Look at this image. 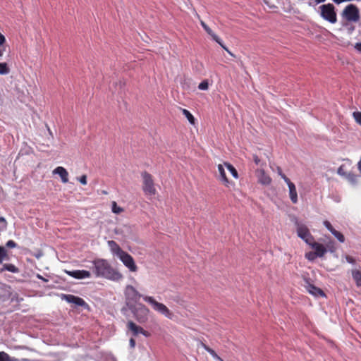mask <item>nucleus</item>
I'll return each mask as SVG.
<instances>
[{
	"label": "nucleus",
	"mask_w": 361,
	"mask_h": 361,
	"mask_svg": "<svg viewBox=\"0 0 361 361\" xmlns=\"http://www.w3.org/2000/svg\"><path fill=\"white\" fill-rule=\"evenodd\" d=\"M93 272L97 277H102L111 281H120L123 275L114 269L111 264L104 259H97L92 262Z\"/></svg>",
	"instance_id": "1"
},
{
	"label": "nucleus",
	"mask_w": 361,
	"mask_h": 361,
	"mask_svg": "<svg viewBox=\"0 0 361 361\" xmlns=\"http://www.w3.org/2000/svg\"><path fill=\"white\" fill-rule=\"evenodd\" d=\"M142 178V188L146 196H154L157 193L153 176L147 171L141 173Z\"/></svg>",
	"instance_id": "2"
},
{
	"label": "nucleus",
	"mask_w": 361,
	"mask_h": 361,
	"mask_svg": "<svg viewBox=\"0 0 361 361\" xmlns=\"http://www.w3.org/2000/svg\"><path fill=\"white\" fill-rule=\"evenodd\" d=\"M321 17L329 22L334 24L337 22V14L335 6L331 4H323L319 7Z\"/></svg>",
	"instance_id": "3"
},
{
	"label": "nucleus",
	"mask_w": 361,
	"mask_h": 361,
	"mask_svg": "<svg viewBox=\"0 0 361 361\" xmlns=\"http://www.w3.org/2000/svg\"><path fill=\"white\" fill-rule=\"evenodd\" d=\"M341 16L347 22L357 23L360 18V10L355 4L347 5L342 11Z\"/></svg>",
	"instance_id": "4"
},
{
	"label": "nucleus",
	"mask_w": 361,
	"mask_h": 361,
	"mask_svg": "<svg viewBox=\"0 0 361 361\" xmlns=\"http://www.w3.org/2000/svg\"><path fill=\"white\" fill-rule=\"evenodd\" d=\"M143 300L145 302L151 305L154 310L159 312L169 319L172 318L173 313L164 304L157 302L152 296L145 295L143 297Z\"/></svg>",
	"instance_id": "5"
},
{
	"label": "nucleus",
	"mask_w": 361,
	"mask_h": 361,
	"mask_svg": "<svg viewBox=\"0 0 361 361\" xmlns=\"http://www.w3.org/2000/svg\"><path fill=\"white\" fill-rule=\"evenodd\" d=\"M120 260L123 262L125 267H126L130 271L136 272L138 269L133 257L124 251L121 255L118 257Z\"/></svg>",
	"instance_id": "6"
},
{
	"label": "nucleus",
	"mask_w": 361,
	"mask_h": 361,
	"mask_svg": "<svg viewBox=\"0 0 361 361\" xmlns=\"http://www.w3.org/2000/svg\"><path fill=\"white\" fill-rule=\"evenodd\" d=\"M297 233L298 237L302 238L307 244H310L314 240L308 228L304 224H298Z\"/></svg>",
	"instance_id": "7"
},
{
	"label": "nucleus",
	"mask_w": 361,
	"mask_h": 361,
	"mask_svg": "<svg viewBox=\"0 0 361 361\" xmlns=\"http://www.w3.org/2000/svg\"><path fill=\"white\" fill-rule=\"evenodd\" d=\"M149 312V309L145 305H140L135 312V315L137 322L140 323L145 322L147 320V315Z\"/></svg>",
	"instance_id": "8"
},
{
	"label": "nucleus",
	"mask_w": 361,
	"mask_h": 361,
	"mask_svg": "<svg viewBox=\"0 0 361 361\" xmlns=\"http://www.w3.org/2000/svg\"><path fill=\"white\" fill-rule=\"evenodd\" d=\"M305 283L304 285V287L306 288V290L308 291L309 293L314 296H324L325 294L324 291L319 288L316 287L314 285L312 284L309 280L305 279Z\"/></svg>",
	"instance_id": "9"
},
{
	"label": "nucleus",
	"mask_w": 361,
	"mask_h": 361,
	"mask_svg": "<svg viewBox=\"0 0 361 361\" xmlns=\"http://www.w3.org/2000/svg\"><path fill=\"white\" fill-rule=\"evenodd\" d=\"M65 272L70 276L77 279H82L86 278H90L91 276V273L87 270H73L68 271L65 270Z\"/></svg>",
	"instance_id": "10"
},
{
	"label": "nucleus",
	"mask_w": 361,
	"mask_h": 361,
	"mask_svg": "<svg viewBox=\"0 0 361 361\" xmlns=\"http://www.w3.org/2000/svg\"><path fill=\"white\" fill-rule=\"evenodd\" d=\"M62 299L65 300L69 303L75 304L77 306L82 307L87 305L85 301L82 298L78 296H75L73 295L63 294Z\"/></svg>",
	"instance_id": "11"
},
{
	"label": "nucleus",
	"mask_w": 361,
	"mask_h": 361,
	"mask_svg": "<svg viewBox=\"0 0 361 361\" xmlns=\"http://www.w3.org/2000/svg\"><path fill=\"white\" fill-rule=\"evenodd\" d=\"M125 293L128 298L134 301H137L141 297H144L131 285L126 286Z\"/></svg>",
	"instance_id": "12"
},
{
	"label": "nucleus",
	"mask_w": 361,
	"mask_h": 361,
	"mask_svg": "<svg viewBox=\"0 0 361 361\" xmlns=\"http://www.w3.org/2000/svg\"><path fill=\"white\" fill-rule=\"evenodd\" d=\"M312 249L314 250V253L317 256V257H322L326 252V247L319 243L314 242L313 240L308 244Z\"/></svg>",
	"instance_id": "13"
},
{
	"label": "nucleus",
	"mask_w": 361,
	"mask_h": 361,
	"mask_svg": "<svg viewBox=\"0 0 361 361\" xmlns=\"http://www.w3.org/2000/svg\"><path fill=\"white\" fill-rule=\"evenodd\" d=\"M257 176L258 181L263 185H269L271 182V178L268 176L264 169H258L257 171Z\"/></svg>",
	"instance_id": "14"
},
{
	"label": "nucleus",
	"mask_w": 361,
	"mask_h": 361,
	"mask_svg": "<svg viewBox=\"0 0 361 361\" xmlns=\"http://www.w3.org/2000/svg\"><path fill=\"white\" fill-rule=\"evenodd\" d=\"M206 32L209 35L212 39L216 42L224 49H225L229 54H231V56H233V54L228 49V48L223 44L221 39L212 30V29L209 27V26H207L204 29Z\"/></svg>",
	"instance_id": "15"
},
{
	"label": "nucleus",
	"mask_w": 361,
	"mask_h": 361,
	"mask_svg": "<svg viewBox=\"0 0 361 361\" xmlns=\"http://www.w3.org/2000/svg\"><path fill=\"white\" fill-rule=\"evenodd\" d=\"M288 189H289V196L291 202L293 204H296L298 202V193L296 190V188L295 184L289 180V182H286Z\"/></svg>",
	"instance_id": "16"
},
{
	"label": "nucleus",
	"mask_w": 361,
	"mask_h": 361,
	"mask_svg": "<svg viewBox=\"0 0 361 361\" xmlns=\"http://www.w3.org/2000/svg\"><path fill=\"white\" fill-rule=\"evenodd\" d=\"M54 174H58L63 183L68 182V173L66 169L62 166H58L53 171Z\"/></svg>",
	"instance_id": "17"
},
{
	"label": "nucleus",
	"mask_w": 361,
	"mask_h": 361,
	"mask_svg": "<svg viewBox=\"0 0 361 361\" xmlns=\"http://www.w3.org/2000/svg\"><path fill=\"white\" fill-rule=\"evenodd\" d=\"M224 166V165H223V164L218 165V171L219 173V180L222 182V183L225 186L228 187L229 185L231 184V182L228 180V179L226 175V172H225Z\"/></svg>",
	"instance_id": "18"
},
{
	"label": "nucleus",
	"mask_w": 361,
	"mask_h": 361,
	"mask_svg": "<svg viewBox=\"0 0 361 361\" xmlns=\"http://www.w3.org/2000/svg\"><path fill=\"white\" fill-rule=\"evenodd\" d=\"M108 245L110 247L111 252L118 257L124 250H123L118 244L114 240H109Z\"/></svg>",
	"instance_id": "19"
},
{
	"label": "nucleus",
	"mask_w": 361,
	"mask_h": 361,
	"mask_svg": "<svg viewBox=\"0 0 361 361\" xmlns=\"http://www.w3.org/2000/svg\"><path fill=\"white\" fill-rule=\"evenodd\" d=\"M128 328L130 331H132L133 333V335L134 336H137L139 334L141 333V331H142L143 328L140 326H137V324H135L132 321H129L128 322Z\"/></svg>",
	"instance_id": "20"
},
{
	"label": "nucleus",
	"mask_w": 361,
	"mask_h": 361,
	"mask_svg": "<svg viewBox=\"0 0 361 361\" xmlns=\"http://www.w3.org/2000/svg\"><path fill=\"white\" fill-rule=\"evenodd\" d=\"M4 271H8L12 273H18L19 269L12 264H4L3 267L0 269V272H3Z\"/></svg>",
	"instance_id": "21"
},
{
	"label": "nucleus",
	"mask_w": 361,
	"mask_h": 361,
	"mask_svg": "<svg viewBox=\"0 0 361 361\" xmlns=\"http://www.w3.org/2000/svg\"><path fill=\"white\" fill-rule=\"evenodd\" d=\"M201 346L204 348L205 350H207L214 359H216L218 361H224L216 353L209 348L208 345L204 344V343L201 342L200 343Z\"/></svg>",
	"instance_id": "22"
},
{
	"label": "nucleus",
	"mask_w": 361,
	"mask_h": 361,
	"mask_svg": "<svg viewBox=\"0 0 361 361\" xmlns=\"http://www.w3.org/2000/svg\"><path fill=\"white\" fill-rule=\"evenodd\" d=\"M352 276L353 280L355 281L357 286H361V271L357 269L352 270Z\"/></svg>",
	"instance_id": "23"
},
{
	"label": "nucleus",
	"mask_w": 361,
	"mask_h": 361,
	"mask_svg": "<svg viewBox=\"0 0 361 361\" xmlns=\"http://www.w3.org/2000/svg\"><path fill=\"white\" fill-rule=\"evenodd\" d=\"M344 177L353 184L357 182L358 176L353 172H347Z\"/></svg>",
	"instance_id": "24"
},
{
	"label": "nucleus",
	"mask_w": 361,
	"mask_h": 361,
	"mask_svg": "<svg viewBox=\"0 0 361 361\" xmlns=\"http://www.w3.org/2000/svg\"><path fill=\"white\" fill-rule=\"evenodd\" d=\"M224 165L227 168V169L231 172L235 178H238V171L233 165L228 162H224Z\"/></svg>",
	"instance_id": "25"
},
{
	"label": "nucleus",
	"mask_w": 361,
	"mask_h": 361,
	"mask_svg": "<svg viewBox=\"0 0 361 361\" xmlns=\"http://www.w3.org/2000/svg\"><path fill=\"white\" fill-rule=\"evenodd\" d=\"M183 114L187 118L190 123L194 125L195 123V119L192 114L185 109H182Z\"/></svg>",
	"instance_id": "26"
},
{
	"label": "nucleus",
	"mask_w": 361,
	"mask_h": 361,
	"mask_svg": "<svg viewBox=\"0 0 361 361\" xmlns=\"http://www.w3.org/2000/svg\"><path fill=\"white\" fill-rule=\"evenodd\" d=\"M111 210L113 213L116 214H119L124 211L123 208L118 206L117 203L115 201H113L111 202Z\"/></svg>",
	"instance_id": "27"
},
{
	"label": "nucleus",
	"mask_w": 361,
	"mask_h": 361,
	"mask_svg": "<svg viewBox=\"0 0 361 361\" xmlns=\"http://www.w3.org/2000/svg\"><path fill=\"white\" fill-rule=\"evenodd\" d=\"M10 72V69L6 63H0V74L6 75Z\"/></svg>",
	"instance_id": "28"
},
{
	"label": "nucleus",
	"mask_w": 361,
	"mask_h": 361,
	"mask_svg": "<svg viewBox=\"0 0 361 361\" xmlns=\"http://www.w3.org/2000/svg\"><path fill=\"white\" fill-rule=\"evenodd\" d=\"M7 258V250L4 247L0 246V264H1L3 261Z\"/></svg>",
	"instance_id": "29"
},
{
	"label": "nucleus",
	"mask_w": 361,
	"mask_h": 361,
	"mask_svg": "<svg viewBox=\"0 0 361 361\" xmlns=\"http://www.w3.org/2000/svg\"><path fill=\"white\" fill-rule=\"evenodd\" d=\"M331 233L338 239L339 242L343 243L345 241V237L341 232L335 230Z\"/></svg>",
	"instance_id": "30"
},
{
	"label": "nucleus",
	"mask_w": 361,
	"mask_h": 361,
	"mask_svg": "<svg viewBox=\"0 0 361 361\" xmlns=\"http://www.w3.org/2000/svg\"><path fill=\"white\" fill-rule=\"evenodd\" d=\"M278 174L284 180V181L289 182L290 179L283 173L282 169L280 166L276 167Z\"/></svg>",
	"instance_id": "31"
},
{
	"label": "nucleus",
	"mask_w": 361,
	"mask_h": 361,
	"mask_svg": "<svg viewBox=\"0 0 361 361\" xmlns=\"http://www.w3.org/2000/svg\"><path fill=\"white\" fill-rule=\"evenodd\" d=\"M208 87H209V83L207 80H203L198 85V88L201 90H207L208 89Z\"/></svg>",
	"instance_id": "32"
},
{
	"label": "nucleus",
	"mask_w": 361,
	"mask_h": 361,
	"mask_svg": "<svg viewBox=\"0 0 361 361\" xmlns=\"http://www.w3.org/2000/svg\"><path fill=\"white\" fill-rule=\"evenodd\" d=\"M0 361H11L10 356L5 352H0Z\"/></svg>",
	"instance_id": "33"
},
{
	"label": "nucleus",
	"mask_w": 361,
	"mask_h": 361,
	"mask_svg": "<svg viewBox=\"0 0 361 361\" xmlns=\"http://www.w3.org/2000/svg\"><path fill=\"white\" fill-rule=\"evenodd\" d=\"M355 121L360 125H361V112L355 111L353 114Z\"/></svg>",
	"instance_id": "34"
},
{
	"label": "nucleus",
	"mask_w": 361,
	"mask_h": 361,
	"mask_svg": "<svg viewBox=\"0 0 361 361\" xmlns=\"http://www.w3.org/2000/svg\"><path fill=\"white\" fill-rule=\"evenodd\" d=\"M305 257L310 261H313L317 257V256L314 252H309L305 254Z\"/></svg>",
	"instance_id": "35"
},
{
	"label": "nucleus",
	"mask_w": 361,
	"mask_h": 361,
	"mask_svg": "<svg viewBox=\"0 0 361 361\" xmlns=\"http://www.w3.org/2000/svg\"><path fill=\"white\" fill-rule=\"evenodd\" d=\"M324 226L331 232L332 233L334 231H335L336 229L334 228V227L332 226V225L331 224V223L326 220L324 221Z\"/></svg>",
	"instance_id": "36"
},
{
	"label": "nucleus",
	"mask_w": 361,
	"mask_h": 361,
	"mask_svg": "<svg viewBox=\"0 0 361 361\" xmlns=\"http://www.w3.org/2000/svg\"><path fill=\"white\" fill-rule=\"evenodd\" d=\"M78 180L80 181V183L82 185H87V176L86 175H82L81 176L80 178H78Z\"/></svg>",
	"instance_id": "37"
},
{
	"label": "nucleus",
	"mask_w": 361,
	"mask_h": 361,
	"mask_svg": "<svg viewBox=\"0 0 361 361\" xmlns=\"http://www.w3.org/2000/svg\"><path fill=\"white\" fill-rule=\"evenodd\" d=\"M6 245L8 248H14L17 246V244L13 240H10L6 243Z\"/></svg>",
	"instance_id": "38"
},
{
	"label": "nucleus",
	"mask_w": 361,
	"mask_h": 361,
	"mask_svg": "<svg viewBox=\"0 0 361 361\" xmlns=\"http://www.w3.org/2000/svg\"><path fill=\"white\" fill-rule=\"evenodd\" d=\"M346 171H344V166L342 165L338 169V173L342 176H345V175L346 174Z\"/></svg>",
	"instance_id": "39"
},
{
	"label": "nucleus",
	"mask_w": 361,
	"mask_h": 361,
	"mask_svg": "<svg viewBox=\"0 0 361 361\" xmlns=\"http://www.w3.org/2000/svg\"><path fill=\"white\" fill-rule=\"evenodd\" d=\"M6 38L4 35L0 32V45H6Z\"/></svg>",
	"instance_id": "40"
},
{
	"label": "nucleus",
	"mask_w": 361,
	"mask_h": 361,
	"mask_svg": "<svg viewBox=\"0 0 361 361\" xmlns=\"http://www.w3.org/2000/svg\"><path fill=\"white\" fill-rule=\"evenodd\" d=\"M7 45H0V58H1L6 50Z\"/></svg>",
	"instance_id": "41"
},
{
	"label": "nucleus",
	"mask_w": 361,
	"mask_h": 361,
	"mask_svg": "<svg viewBox=\"0 0 361 361\" xmlns=\"http://www.w3.org/2000/svg\"><path fill=\"white\" fill-rule=\"evenodd\" d=\"M253 160L257 165L260 164L261 160L257 155L253 156Z\"/></svg>",
	"instance_id": "42"
},
{
	"label": "nucleus",
	"mask_w": 361,
	"mask_h": 361,
	"mask_svg": "<svg viewBox=\"0 0 361 361\" xmlns=\"http://www.w3.org/2000/svg\"><path fill=\"white\" fill-rule=\"evenodd\" d=\"M140 334L145 336V337H149L151 336L150 333L145 330L144 329H142Z\"/></svg>",
	"instance_id": "43"
},
{
	"label": "nucleus",
	"mask_w": 361,
	"mask_h": 361,
	"mask_svg": "<svg viewBox=\"0 0 361 361\" xmlns=\"http://www.w3.org/2000/svg\"><path fill=\"white\" fill-rule=\"evenodd\" d=\"M345 259L349 263L353 264L355 262V259L349 255L346 256Z\"/></svg>",
	"instance_id": "44"
},
{
	"label": "nucleus",
	"mask_w": 361,
	"mask_h": 361,
	"mask_svg": "<svg viewBox=\"0 0 361 361\" xmlns=\"http://www.w3.org/2000/svg\"><path fill=\"white\" fill-rule=\"evenodd\" d=\"M333 1L336 4H340L343 2L352 1L351 0H333Z\"/></svg>",
	"instance_id": "45"
},
{
	"label": "nucleus",
	"mask_w": 361,
	"mask_h": 361,
	"mask_svg": "<svg viewBox=\"0 0 361 361\" xmlns=\"http://www.w3.org/2000/svg\"><path fill=\"white\" fill-rule=\"evenodd\" d=\"M355 48L360 52H361V42H357L355 45Z\"/></svg>",
	"instance_id": "46"
},
{
	"label": "nucleus",
	"mask_w": 361,
	"mask_h": 361,
	"mask_svg": "<svg viewBox=\"0 0 361 361\" xmlns=\"http://www.w3.org/2000/svg\"><path fill=\"white\" fill-rule=\"evenodd\" d=\"M130 345L131 348H134L135 345V341L133 338L130 339Z\"/></svg>",
	"instance_id": "47"
},
{
	"label": "nucleus",
	"mask_w": 361,
	"mask_h": 361,
	"mask_svg": "<svg viewBox=\"0 0 361 361\" xmlns=\"http://www.w3.org/2000/svg\"><path fill=\"white\" fill-rule=\"evenodd\" d=\"M3 223L4 226H6V221L4 217H0V224Z\"/></svg>",
	"instance_id": "48"
},
{
	"label": "nucleus",
	"mask_w": 361,
	"mask_h": 361,
	"mask_svg": "<svg viewBox=\"0 0 361 361\" xmlns=\"http://www.w3.org/2000/svg\"><path fill=\"white\" fill-rule=\"evenodd\" d=\"M200 24L202 27L204 29L207 26H208L203 20H200Z\"/></svg>",
	"instance_id": "49"
},
{
	"label": "nucleus",
	"mask_w": 361,
	"mask_h": 361,
	"mask_svg": "<svg viewBox=\"0 0 361 361\" xmlns=\"http://www.w3.org/2000/svg\"><path fill=\"white\" fill-rule=\"evenodd\" d=\"M326 0H314L316 4L324 2Z\"/></svg>",
	"instance_id": "50"
},
{
	"label": "nucleus",
	"mask_w": 361,
	"mask_h": 361,
	"mask_svg": "<svg viewBox=\"0 0 361 361\" xmlns=\"http://www.w3.org/2000/svg\"><path fill=\"white\" fill-rule=\"evenodd\" d=\"M102 193L104 194V195H107L108 194V192L106 191V190H102Z\"/></svg>",
	"instance_id": "51"
}]
</instances>
